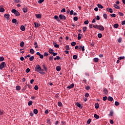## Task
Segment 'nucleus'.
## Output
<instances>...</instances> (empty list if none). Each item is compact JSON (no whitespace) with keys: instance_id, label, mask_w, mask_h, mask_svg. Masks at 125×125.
Here are the masks:
<instances>
[{"instance_id":"4d7b16f0","label":"nucleus","mask_w":125,"mask_h":125,"mask_svg":"<svg viewBox=\"0 0 125 125\" xmlns=\"http://www.w3.org/2000/svg\"><path fill=\"white\" fill-rule=\"evenodd\" d=\"M34 45H36V46H35V48H37L38 47V44H37V42H34Z\"/></svg>"},{"instance_id":"2f4dec72","label":"nucleus","mask_w":125,"mask_h":125,"mask_svg":"<svg viewBox=\"0 0 125 125\" xmlns=\"http://www.w3.org/2000/svg\"><path fill=\"white\" fill-rule=\"evenodd\" d=\"M113 27L115 28H118L119 27V24L118 23H115L113 25Z\"/></svg>"},{"instance_id":"b1692460","label":"nucleus","mask_w":125,"mask_h":125,"mask_svg":"<svg viewBox=\"0 0 125 125\" xmlns=\"http://www.w3.org/2000/svg\"><path fill=\"white\" fill-rule=\"evenodd\" d=\"M24 42H21V43H20V46L21 47H24Z\"/></svg>"},{"instance_id":"6ab92c4d","label":"nucleus","mask_w":125,"mask_h":125,"mask_svg":"<svg viewBox=\"0 0 125 125\" xmlns=\"http://www.w3.org/2000/svg\"><path fill=\"white\" fill-rule=\"evenodd\" d=\"M27 7H23L22 9V11L24 13H26L27 12Z\"/></svg>"},{"instance_id":"4c0bfd02","label":"nucleus","mask_w":125,"mask_h":125,"mask_svg":"<svg viewBox=\"0 0 125 125\" xmlns=\"http://www.w3.org/2000/svg\"><path fill=\"white\" fill-rule=\"evenodd\" d=\"M103 37V35L101 33H99L98 34V37L99 38V39H101Z\"/></svg>"},{"instance_id":"f3484780","label":"nucleus","mask_w":125,"mask_h":125,"mask_svg":"<svg viewBox=\"0 0 125 125\" xmlns=\"http://www.w3.org/2000/svg\"><path fill=\"white\" fill-rule=\"evenodd\" d=\"M56 69L57 71H60L61 70V67L60 66H57Z\"/></svg>"},{"instance_id":"2eb2a0df","label":"nucleus","mask_w":125,"mask_h":125,"mask_svg":"<svg viewBox=\"0 0 125 125\" xmlns=\"http://www.w3.org/2000/svg\"><path fill=\"white\" fill-rule=\"evenodd\" d=\"M21 30L22 31H24L25 30V27L24 25L21 26Z\"/></svg>"},{"instance_id":"c756f323","label":"nucleus","mask_w":125,"mask_h":125,"mask_svg":"<svg viewBox=\"0 0 125 125\" xmlns=\"http://www.w3.org/2000/svg\"><path fill=\"white\" fill-rule=\"evenodd\" d=\"M103 17L104 19L106 20L107 19V14L104 13L103 14Z\"/></svg>"},{"instance_id":"bb28decb","label":"nucleus","mask_w":125,"mask_h":125,"mask_svg":"<svg viewBox=\"0 0 125 125\" xmlns=\"http://www.w3.org/2000/svg\"><path fill=\"white\" fill-rule=\"evenodd\" d=\"M93 61L95 62H98L99 61V59L98 58H95L93 59Z\"/></svg>"},{"instance_id":"3c124183","label":"nucleus","mask_w":125,"mask_h":125,"mask_svg":"<svg viewBox=\"0 0 125 125\" xmlns=\"http://www.w3.org/2000/svg\"><path fill=\"white\" fill-rule=\"evenodd\" d=\"M110 17L112 18H115L116 17V14H111L110 15Z\"/></svg>"},{"instance_id":"4468645a","label":"nucleus","mask_w":125,"mask_h":125,"mask_svg":"<svg viewBox=\"0 0 125 125\" xmlns=\"http://www.w3.org/2000/svg\"><path fill=\"white\" fill-rule=\"evenodd\" d=\"M107 100L109 102H112L113 101V98L111 96H109L107 98Z\"/></svg>"},{"instance_id":"39448f33","label":"nucleus","mask_w":125,"mask_h":125,"mask_svg":"<svg viewBox=\"0 0 125 125\" xmlns=\"http://www.w3.org/2000/svg\"><path fill=\"white\" fill-rule=\"evenodd\" d=\"M10 17V15L8 14H5L4 15V18L6 20H9V18Z\"/></svg>"},{"instance_id":"5fc2aeb1","label":"nucleus","mask_w":125,"mask_h":125,"mask_svg":"<svg viewBox=\"0 0 125 125\" xmlns=\"http://www.w3.org/2000/svg\"><path fill=\"white\" fill-rule=\"evenodd\" d=\"M42 67L44 68V70L45 71H47V68L45 66V65L43 64L42 65Z\"/></svg>"},{"instance_id":"774afa93","label":"nucleus","mask_w":125,"mask_h":125,"mask_svg":"<svg viewBox=\"0 0 125 125\" xmlns=\"http://www.w3.org/2000/svg\"><path fill=\"white\" fill-rule=\"evenodd\" d=\"M89 94H88V93H85L84 96L86 97H88L89 96Z\"/></svg>"},{"instance_id":"bf43d9fd","label":"nucleus","mask_w":125,"mask_h":125,"mask_svg":"<svg viewBox=\"0 0 125 125\" xmlns=\"http://www.w3.org/2000/svg\"><path fill=\"white\" fill-rule=\"evenodd\" d=\"M76 42H71L72 46H75V45H76Z\"/></svg>"},{"instance_id":"f257e3e1","label":"nucleus","mask_w":125,"mask_h":125,"mask_svg":"<svg viewBox=\"0 0 125 125\" xmlns=\"http://www.w3.org/2000/svg\"><path fill=\"white\" fill-rule=\"evenodd\" d=\"M11 12L14 13V14L16 16V17H19L20 16V13L16 10V9H13L11 10Z\"/></svg>"},{"instance_id":"58836bf2","label":"nucleus","mask_w":125,"mask_h":125,"mask_svg":"<svg viewBox=\"0 0 125 125\" xmlns=\"http://www.w3.org/2000/svg\"><path fill=\"white\" fill-rule=\"evenodd\" d=\"M118 42H119V43L122 42V37H120V38L118 39Z\"/></svg>"},{"instance_id":"ddd939ff","label":"nucleus","mask_w":125,"mask_h":125,"mask_svg":"<svg viewBox=\"0 0 125 125\" xmlns=\"http://www.w3.org/2000/svg\"><path fill=\"white\" fill-rule=\"evenodd\" d=\"M113 7L115 8V9H120V7L117 5V4H114L113 5Z\"/></svg>"},{"instance_id":"8fccbe9b","label":"nucleus","mask_w":125,"mask_h":125,"mask_svg":"<svg viewBox=\"0 0 125 125\" xmlns=\"http://www.w3.org/2000/svg\"><path fill=\"white\" fill-rule=\"evenodd\" d=\"M94 117L97 119H98L99 118V116L97 114L94 115Z\"/></svg>"},{"instance_id":"9d476101","label":"nucleus","mask_w":125,"mask_h":125,"mask_svg":"<svg viewBox=\"0 0 125 125\" xmlns=\"http://www.w3.org/2000/svg\"><path fill=\"white\" fill-rule=\"evenodd\" d=\"M106 10L108 12H110V13H112L113 12V11L112 10V9H111V8L110 7H108L106 8Z\"/></svg>"},{"instance_id":"79ce46f5","label":"nucleus","mask_w":125,"mask_h":125,"mask_svg":"<svg viewBox=\"0 0 125 125\" xmlns=\"http://www.w3.org/2000/svg\"><path fill=\"white\" fill-rule=\"evenodd\" d=\"M54 59V57L53 56H51L49 58V60L50 61H53V60Z\"/></svg>"},{"instance_id":"680f3d73","label":"nucleus","mask_w":125,"mask_h":125,"mask_svg":"<svg viewBox=\"0 0 125 125\" xmlns=\"http://www.w3.org/2000/svg\"><path fill=\"white\" fill-rule=\"evenodd\" d=\"M84 23L85 25H88V24L89 23V21H86L84 22Z\"/></svg>"},{"instance_id":"72a5a7b5","label":"nucleus","mask_w":125,"mask_h":125,"mask_svg":"<svg viewBox=\"0 0 125 125\" xmlns=\"http://www.w3.org/2000/svg\"><path fill=\"white\" fill-rule=\"evenodd\" d=\"M125 56H121L118 58V60H125Z\"/></svg>"},{"instance_id":"f8f14e48","label":"nucleus","mask_w":125,"mask_h":125,"mask_svg":"<svg viewBox=\"0 0 125 125\" xmlns=\"http://www.w3.org/2000/svg\"><path fill=\"white\" fill-rule=\"evenodd\" d=\"M34 24L35 25V26H34L35 28H38L40 26V24L38 23L34 22Z\"/></svg>"},{"instance_id":"f03ea898","label":"nucleus","mask_w":125,"mask_h":125,"mask_svg":"<svg viewBox=\"0 0 125 125\" xmlns=\"http://www.w3.org/2000/svg\"><path fill=\"white\" fill-rule=\"evenodd\" d=\"M41 70H42V67H41V66L39 64L36 65L34 69L35 71H37L39 73V71H41Z\"/></svg>"},{"instance_id":"ea45409f","label":"nucleus","mask_w":125,"mask_h":125,"mask_svg":"<svg viewBox=\"0 0 125 125\" xmlns=\"http://www.w3.org/2000/svg\"><path fill=\"white\" fill-rule=\"evenodd\" d=\"M46 123L49 124V125H51V121L49 119H47L46 121Z\"/></svg>"},{"instance_id":"1a4fd4ad","label":"nucleus","mask_w":125,"mask_h":125,"mask_svg":"<svg viewBox=\"0 0 125 125\" xmlns=\"http://www.w3.org/2000/svg\"><path fill=\"white\" fill-rule=\"evenodd\" d=\"M54 19L55 20H56L57 21H58V22H60V21H61L60 20L58 16H57V15H55V16L54 17Z\"/></svg>"},{"instance_id":"cd10ccee","label":"nucleus","mask_w":125,"mask_h":125,"mask_svg":"<svg viewBox=\"0 0 125 125\" xmlns=\"http://www.w3.org/2000/svg\"><path fill=\"white\" fill-rule=\"evenodd\" d=\"M34 52H35V51H34V49H33V48L30 49V54H34Z\"/></svg>"},{"instance_id":"37998d69","label":"nucleus","mask_w":125,"mask_h":125,"mask_svg":"<svg viewBox=\"0 0 125 125\" xmlns=\"http://www.w3.org/2000/svg\"><path fill=\"white\" fill-rule=\"evenodd\" d=\"M93 27L94 28H95V29H98L99 25H97V24H96V25H94L93 26Z\"/></svg>"},{"instance_id":"c85d7f7f","label":"nucleus","mask_w":125,"mask_h":125,"mask_svg":"<svg viewBox=\"0 0 125 125\" xmlns=\"http://www.w3.org/2000/svg\"><path fill=\"white\" fill-rule=\"evenodd\" d=\"M34 58H35L34 56H32L31 57H30L29 60L30 61V62H32L34 60Z\"/></svg>"},{"instance_id":"a19ab883","label":"nucleus","mask_w":125,"mask_h":125,"mask_svg":"<svg viewBox=\"0 0 125 125\" xmlns=\"http://www.w3.org/2000/svg\"><path fill=\"white\" fill-rule=\"evenodd\" d=\"M4 59L3 57H0V62L4 61Z\"/></svg>"},{"instance_id":"473e14b6","label":"nucleus","mask_w":125,"mask_h":125,"mask_svg":"<svg viewBox=\"0 0 125 125\" xmlns=\"http://www.w3.org/2000/svg\"><path fill=\"white\" fill-rule=\"evenodd\" d=\"M33 113L35 114H37L38 113V111L37 109H34L33 110Z\"/></svg>"},{"instance_id":"9b49d317","label":"nucleus","mask_w":125,"mask_h":125,"mask_svg":"<svg viewBox=\"0 0 125 125\" xmlns=\"http://www.w3.org/2000/svg\"><path fill=\"white\" fill-rule=\"evenodd\" d=\"M35 16L37 19H41L42 18V16L40 14H35Z\"/></svg>"},{"instance_id":"49530a36","label":"nucleus","mask_w":125,"mask_h":125,"mask_svg":"<svg viewBox=\"0 0 125 125\" xmlns=\"http://www.w3.org/2000/svg\"><path fill=\"white\" fill-rule=\"evenodd\" d=\"M77 58H78V57H77V56L76 55H74L73 56V59L74 60H77Z\"/></svg>"},{"instance_id":"0eeeda50","label":"nucleus","mask_w":125,"mask_h":125,"mask_svg":"<svg viewBox=\"0 0 125 125\" xmlns=\"http://www.w3.org/2000/svg\"><path fill=\"white\" fill-rule=\"evenodd\" d=\"M75 86V84L74 83H72L71 84H70V85L69 86H68L67 87V89H71L72 88H73V87H74Z\"/></svg>"},{"instance_id":"7c9ffc66","label":"nucleus","mask_w":125,"mask_h":125,"mask_svg":"<svg viewBox=\"0 0 125 125\" xmlns=\"http://www.w3.org/2000/svg\"><path fill=\"white\" fill-rule=\"evenodd\" d=\"M95 109H98V108L99 107V104L98 103H96L95 104Z\"/></svg>"},{"instance_id":"4be33fe9","label":"nucleus","mask_w":125,"mask_h":125,"mask_svg":"<svg viewBox=\"0 0 125 125\" xmlns=\"http://www.w3.org/2000/svg\"><path fill=\"white\" fill-rule=\"evenodd\" d=\"M4 114V111L3 110H2L1 109H0V116L3 115Z\"/></svg>"},{"instance_id":"e2e57ef3","label":"nucleus","mask_w":125,"mask_h":125,"mask_svg":"<svg viewBox=\"0 0 125 125\" xmlns=\"http://www.w3.org/2000/svg\"><path fill=\"white\" fill-rule=\"evenodd\" d=\"M113 114H114L113 111H110V113H109V116H113Z\"/></svg>"},{"instance_id":"0e129e2a","label":"nucleus","mask_w":125,"mask_h":125,"mask_svg":"<svg viewBox=\"0 0 125 125\" xmlns=\"http://www.w3.org/2000/svg\"><path fill=\"white\" fill-rule=\"evenodd\" d=\"M34 89H35V90H38V89H39L38 86L37 85H35V86H34Z\"/></svg>"},{"instance_id":"a18cd8bd","label":"nucleus","mask_w":125,"mask_h":125,"mask_svg":"<svg viewBox=\"0 0 125 125\" xmlns=\"http://www.w3.org/2000/svg\"><path fill=\"white\" fill-rule=\"evenodd\" d=\"M33 104V102L32 101H30L28 102V105L31 106Z\"/></svg>"},{"instance_id":"69168bd1","label":"nucleus","mask_w":125,"mask_h":125,"mask_svg":"<svg viewBox=\"0 0 125 125\" xmlns=\"http://www.w3.org/2000/svg\"><path fill=\"white\" fill-rule=\"evenodd\" d=\"M15 2L16 3H21V2L20 0H14Z\"/></svg>"},{"instance_id":"6e6d98bb","label":"nucleus","mask_w":125,"mask_h":125,"mask_svg":"<svg viewBox=\"0 0 125 125\" xmlns=\"http://www.w3.org/2000/svg\"><path fill=\"white\" fill-rule=\"evenodd\" d=\"M78 20V18L77 16H75L73 18V20L75 21H77Z\"/></svg>"},{"instance_id":"393cba45","label":"nucleus","mask_w":125,"mask_h":125,"mask_svg":"<svg viewBox=\"0 0 125 125\" xmlns=\"http://www.w3.org/2000/svg\"><path fill=\"white\" fill-rule=\"evenodd\" d=\"M5 9L3 7L0 8V12H5Z\"/></svg>"},{"instance_id":"20e7f679","label":"nucleus","mask_w":125,"mask_h":125,"mask_svg":"<svg viewBox=\"0 0 125 125\" xmlns=\"http://www.w3.org/2000/svg\"><path fill=\"white\" fill-rule=\"evenodd\" d=\"M5 65V62H3L1 63V64H0V70H2L4 68Z\"/></svg>"},{"instance_id":"5701e85b","label":"nucleus","mask_w":125,"mask_h":125,"mask_svg":"<svg viewBox=\"0 0 125 125\" xmlns=\"http://www.w3.org/2000/svg\"><path fill=\"white\" fill-rule=\"evenodd\" d=\"M48 52L50 54H53L54 53V50L53 49L49 48Z\"/></svg>"},{"instance_id":"864d4df0","label":"nucleus","mask_w":125,"mask_h":125,"mask_svg":"<svg viewBox=\"0 0 125 125\" xmlns=\"http://www.w3.org/2000/svg\"><path fill=\"white\" fill-rule=\"evenodd\" d=\"M65 48L66 50H69L70 48H69V46L68 45H67L65 46Z\"/></svg>"},{"instance_id":"423d86ee","label":"nucleus","mask_w":125,"mask_h":125,"mask_svg":"<svg viewBox=\"0 0 125 125\" xmlns=\"http://www.w3.org/2000/svg\"><path fill=\"white\" fill-rule=\"evenodd\" d=\"M100 31L104 30V27L103 25H99L98 29Z\"/></svg>"},{"instance_id":"338daca9","label":"nucleus","mask_w":125,"mask_h":125,"mask_svg":"<svg viewBox=\"0 0 125 125\" xmlns=\"http://www.w3.org/2000/svg\"><path fill=\"white\" fill-rule=\"evenodd\" d=\"M44 1V0H39L38 2L39 3H42V2H43Z\"/></svg>"},{"instance_id":"412c9836","label":"nucleus","mask_w":125,"mask_h":125,"mask_svg":"<svg viewBox=\"0 0 125 125\" xmlns=\"http://www.w3.org/2000/svg\"><path fill=\"white\" fill-rule=\"evenodd\" d=\"M97 6H98V8H99L100 9L104 8V6L102 4H98Z\"/></svg>"},{"instance_id":"c03bdc74","label":"nucleus","mask_w":125,"mask_h":125,"mask_svg":"<svg viewBox=\"0 0 125 125\" xmlns=\"http://www.w3.org/2000/svg\"><path fill=\"white\" fill-rule=\"evenodd\" d=\"M119 105H120V103L119 102H117V101L115 102V105L118 106Z\"/></svg>"},{"instance_id":"f704fd0d","label":"nucleus","mask_w":125,"mask_h":125,"mask_svg":"<svg viewBox=\"0 0 125 125\" xmlns=\"http://www.w3.org/2000/svg\"><path fill=\"white\" fill-rule=\"evenodd\" d=\"M58 105L60 107H62V104L61 102H58Z\"/></svg>"},{"instance_id":"7ed1b4c3","label":"nucleus","mask_w":125,"mask_h":125,"mask_svg":"<svg viewBox=\"0 0 125 125\" xmlns=\"http://www.w3.org/2000/svg\"><path fill=\"white\" fill-rule=\"evenodd\" d=\"M59 18L61 20H65L66 19V16L62 14L59 15Z\"/></svg>"},{"instance_id":"aec40b11","label":"nucleus","mask_w":125,"mask_h":125,"mask_svg":"<svg viewBox=\"0 0 125 125\" xmlns=\"http://www.w3.org/2000/svg\"><path fill=\"white\" fill-rule=\"evenodd\" d=\"M16 89L17 91H19L21 89V87L19 85H17L16 86Z\"/></svg>"},{"instance_id":"13d9d810","label":"nucleus","mask_w":125,"mask_h":125,"mask_svg":"<svg viewBox=\"0 0 125 125\" xmlns=\"http://www.w3.org/2000/svg\"><path fill=\"white\" fill-rule=\"evenodd\" d=\"M103 100L104 101H106V100H107V96H105V97H104L103 98Z\"/></svg>"},{"instance_id":"dca6fc26","label":"nucleus","mask_w":125,"mask_h":125,"mask_svg":"<svg viewBox=\"0 0 125 125\" xmlns=\"http://www.w3.org/2000/svg\"><path fill=\"white\" fill-rule=\"evenodd\" d=\"M53 44L54 45V47H55V48H59V47H60L59 45L57 44L55 42H53Z\"/></svg>"},{"instance_id":"09e8293b","label":"nucleus","mask_w":125,"mask_h":125,"mask_svg":"<svg viewBox=\"0 0 125 125\" xmlns=\"http://www.w3.org/2000/svg\"><path fill=\"white\" fill-rule=\"evenodd\" d=\"M39 73L40 74H42V75L45 74V73L44 72V71H39Z\"/></svg>"},{"instance_id":"6e6552de","label":"nucleus","mask_w":125,"mask_h":125,"mask_svg":"<svg viewBox=\"0 0 125 125\" xmlns=\"http://www.w3.org/2000/svg\"><path fill=\"white\" fill-rule=\"evenodd\" d=\"M103 92L104 94L105 95H107V93H108V90L107 89V88H105L103 89Z\"/></svg>"},{"instance_id":"052dcab7","label":"nucleus","mask_w":125,"mask_h":125,"mask_svg":"<svg viewBox=\"0 0 125 125\" xmlns=\"http://www.w3.org/2000/svg\"><path fill=\"white\" fill-rule=\"evenodd\" d=\"M30 68H27V69H26V70H25V71H26V72L27 73H28L30 72Z\"/></svg>"},{"instance_id":"e433bc0d","label":"nucleus","mask_w":125,"mask_h":125,"mask_svg":"<svg viewBox=\"0 0 125 125\" xmlns=\"http://www.w3.org/2000/svg\"><path fill=\"white\" fill-rule=\"evenodd\" d=\"M118 14L120 17H123L124 16V14L120 12H118Z\"/></svg>"},{"instance_id":"603ef678","label":"nucleus","mask_w":125,"mask_h":125,"mask_svg":"<svg viewBox=\"0 0 125 125\" xmlns=\"http://www.w3.org/2000/svg\"><path fill=\"white\" fill-rule=\"evenodd\" d=\"M91 122V119H89L87 122V124L88 125H89L90 124V123Z\"/></svg>"},{"instance_id":"a211bd4d","label":"nucleus","mask_w":125,"mask_h":125,"mask_svg":"<svg viewBox=\"0 0 125 125\" xmlns=\"http://www.w3.org/2000/svg\"><path fill=\"white\" fill-rule=\"evenodd\" d=\"M76 105H77L78 107H80L81 109H82V107H83L81 106V104H79V103L77 102V103H76Z\"/></svg>"},{"instance_id":"a878e982","label":"nucleus","mask_w":125,"mask_h":125,"mask_svg":"<svg viewBox=\"0 0 125 125\" xmlns=\"http://www.w3.org/2000/svg\"><path fill=\"white\" fill-rule=\"evenodd\" d=\"M11 21L12 23H14L17 24V23L16 19H13Z\"/></svg>"},{"instance_id":"de8ad7c7","label":"nucleus","mask_w":125,"mask_h":125,"mask_svg":"<svg viewBox=\"0 0 125 125\" xmlns=\"http://www.w3.org/2000/svg\"><path fill=\"white\" fill-rule=\"evenodd\" d=\"M82 36V35L80 34H78V40H80L82 38L81 36Z\"/></svg>"},{"instance_id":"c9c22d12","label":"nucleus","mask_w":125,"mask_h":125,"mask_svg":"<svg viewBox=\"0 0 125 125\" xmlns=\"http://www.w3.org/2000/svg\"><path fill=\"white\" fill-rule=\"evenodd\" d=\"M87 27L86 26H84L83 27V32H85L86 31Z\"/></svg>"}]
</instances>
